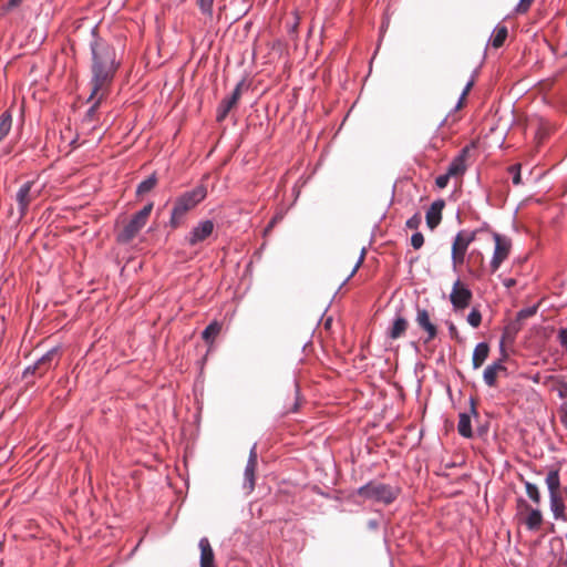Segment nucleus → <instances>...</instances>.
<instances>
[{"label":"nucleus","mask_w":567,"mask_h":567,"mask_svg":"<svg viewBox=\"0 0 567 567\" xmlns=\"http://www.w3.org/2000/svg\"><path fill=\"white\" fill-rule=\"evenodd\" d=\"M421 216L420 214H414L411 218L406 220V227L410 229H417L421 225Z\"/></svg>","instance_id":"36"},{"label":"nucleus","mask_w":567,"mask_h":567,"mask_svg":"<svg viewBox=\"0 0 567 567\" xmlns=\"http://www.w3.org/2000/svg\"><path fill=\"white\" fill-rule=\"evenodd\" d=\"M257 466V450L256 445L252 446L249 453V458L244 472V488L251 492L255 487V472Z\"/></svg>","instance_id":"15"},{"label":"nucleus","mask_w":567,"mask_h":567,"mask_svg":"<svg viewBox=\"0 0 567 567\" xmlns=\"http://www.w3.org/2000/svg\"><path fill=\"white\" fill-rule=\"evenodd\" d=\"M515 279H507L504 285L507 287V288H511L515 285Z\"/></svg>","instance_id":"46"},{"label":"nucleus","mask_w":567,"mask_h":567,"mask_svg":"<svg viewBox=\"0 0 567 567\" xmlns=\"http://www.w3.org/2000/svg\"><path fill=\"white\" fill-rule=\"evenodd\" d=\"M243 82H239L234 89L231 95L224 99L218 106L217 121L221 122L226 118L228 113L237 105L241 96Z\"/></svg>","instance_id":"13"},{"label":"nucleus","mask_w":567,"mask_h":567,"mask_svg":"<svg viewBox=\"0 0 567 567\" xmlns=\"http://www.w3.org/2000/svg\"><path fill=\"white\" fill-rule=\"evenodd\" d=\"M558 339L564 348L567 349V328L560 329L558 333Z\"/></svg>","instance_id":"41"},{"label":"nucleus","mask_w":567,"mask_h":567,"mask_svg":"<svg viewBox=\"0 0 567 567\" xmlns=\"http://www.w3.org/2000/svg\"><path fill=\"white\" fill-rule=\"evenodd\" d=\"M472 296V291L461 280H456L453 285L450 300L456 310H461L470 306Z\"/></svg>","instance_id":"9"},{"label":"nucleus","mask_w":567,"mask_h":567,"mask_svg":"<svg viewBox=\"0 0 567 567\" xmlns=\"http://www.w3.org/2000/svg\"><path fill=\"white\" fill-rule=\"evenodd\" d=\"M153 204L144 206L140 212L134 214L131 220L117 234V241L121 244L131 243L146 225V221L152 213Z\"/></svg>","instance_id":"4"},{"label":"nucleus","mask_w":567,"mask_h":567,"mask_svg":"<svg viewBox=\"0 0 567 567\" xmlns=\"http://www.w3.org/2000/svg\"><path fill=\"white\" fill-rule=\"evenodd\" d=\"M91 86L89 101L96 97L100 91H109L114 76L120 69L115 48L105 40L95 37L91 43Z\"/></svg>","instance_id":"1"},{"label":"nucleus","mask_w":567,"mask_h":567,"mask_svg":"<svg viewBox=\"0 0 567 567\" xmlns=\"http://www.w3.org/2000/svg\"><path fill=\"white\" fill-rule=\"evenodd\" d=\"M198 546L200 549V567H215L214 551L209 540L204 537L199 540Z\"/></svg>","instance_id":"17"},{"label":"nucleus","mask_w":567,"mask_h":567,"mask_svg":"<svg viewBox=\"0 0 567 567\" xmlns=\"http://www.w3.org/2000/svg\"><path fill=\"white\" fill-rule=\"evenodd\" d=\"M12 126V116L7 111L3 112L0 116V142L4 140V137L9 134Z\"/></svg>","instance_id":"25"},{"label":"nucleus","mask_w":567,"mask_h":567,"mask_svg":"<svg viewBox=\"0 0 567 567\" xmlns=\"http://www.w3.org/2000/svg\"><path fill=\"white\" fill-rule=\"evenodd\" d=\"M473 85H474V81H470V82L466 84V86L464 87V90H463V92H462V94H461V97H460V100H458V103H457V105H456V109H461V107H463V105H464V103H465V100H466V96H467V94L470 93V91L472 90Z\"/></svg>","instance_id":"34"},{"label":"nucleus","mask_w":567,"mask_h":567,"mask_svg":"<svg viewBox=\"0 0 567 567\" xmlns=\"http://www.w3.org/2000/svg\"><path fill=\"white\" fill-rule=\"evenodd\" d=\"M207 196L205 185H198L192 190L185 192L178 196L175 202L171 214L169 225L176 229L183 225L185 216L188 212L194 209Z\"/></svg>","instance_id":"2"},{"label":"nucleus","mask_w":567,"mask_h":567,"mask_svg":"<svg viewBox=\"0 0 567 567\" xmlns=\"http://www.w3.org/2000/svg\"><path fill=\"white\" fill-rule=\"evenodd\" d=\"M494 240L495 250L491 260L492 272H495L499 268L502 262L507 259L511 251V241L507 238L501 236L499 234H494Z\"/></svg>","instance_id":"8"},{"label":"nucleus","mask_w":567,"mask_h":567,"mask_svg":"<svg viewBox=\"0 0 567 567\" xmlns=\"http://www.w3.org/2000/svg\"><path fill=\"white\" fill-rule=\"evenodd\" d=\"M157 184V178L155 174L148 176L146 179L142 181L136 189V194L142 196L150 193Z\"/></svg>","instance_id":"26"},{"label":"nucleus","mask_w":567,"mask_h":567,"mask_svg":"<svg viewBox=\"0 0 567 567\" xmlns=\"http://www.w3.org/2000/svg\"><path fill=\"white\" fill-rule=\"evenodd\" d=\"M424 244V236L421 233H415L411 237V245L414 249H420Z\"/></svg>","instance_id":"35"},{"label":"nucleus","mask_w":567,"mask_h":567,"mask_svg":"<svg viewBox=\"0 0 567 567\" xmlns=\"http://www.w3.org/2000/svg\"><path fill=\"white\" fill-rule=\"evenodd\" d=\"M109 91H100L95 99L91 100L90 102H93L91 107L87 110L85 114V118L87 121H93L95 118L96 111L102 103V101L107 96Z\"/></svg>","instance_id":"23"},{"label":"nucleus","mask_w":567,"mask_h":567,"mask_svg":"<svg viewBox=\"0 0 567 567\" xmlns=\"http://www.w3.org/2000/svg\"><path fill=\"white\" fill-rule=\"evenodd\" d=\"M363 260H364V250H362V252H361V255H360V257H359V259H358L357 264L354 265V267H353V269H352V271H351V274H350L349 278H350V277H352V276L358 271V269H359V268H360V266L362 265Z\"/></svg>","instance_id":"42"},{"label":"nucleus","mask_w":567,"mask_h":567,"mask_svg":"<svg viewBox=\"0 0 567 567\" xmlns=\"http://www.w3.org/2000/svg\"><path fill=\"white\" fill-rule=\"evenodd\" d=\"M60 360V348L54 347L49 350L45 354H43L32 367H28L22 375V379L25 382V386H34L45 388L47 384L44 382L37 383L35 379H42L44 375L58 365Z\"/></svg>","instance_id":"3"},{"label":"nucleus","mask_w":567,"mask_h":567,"mask_svg":"<svg viewBox=\"0 0 567 567\" xmlns=\"http://www.w3.org/2000/svg\"><path fill=\"white\" fill-rule=\"evenodd\" d=\"M534 0H519L514 11L516 14H525L532 7Z\"/></svg>","instance_id":"32"},{"label":"nucleus","mask_w":567,"mask_h":567,"mask_svg":"<svg viewBox=\"0 0 567 567\" xmlns=\"http://www.w3.org/2000/svg\"><path fill=\"white\" fill-rule=\"evenodd\" d=\"M563 390H567V383L564 385Z\"/></svg>","instance_id":"47"},{"label":"nucleus","mask_w":567,"mask_h":567,"mask_svg":"<svg viewBox=\"0 0 567 567\" xmlns=\"http://www.w3.org/2000/svg\"><path fill=\"white\" fill-rule=\"evenodd\" d=\"M542 522H543V516L538 509H530V512L528 513V515L525 519V524H526L527 528L530 530L538 529L542 525Z\"/></svg>","instance_id":"22"},{"label":"nucleus","mask_w":567,"mask_h":567,"mask_svg":"<svg viewBox=\"0 0 567 567\" xmlns=\"http://www.w3.org/2000/svg\"><path fill=\"white\" fill-rule=\"evenodd\" d=\"M43 187L37 181L25 182L19 187L16 194V202L20 218L27 215L30 204L41 195Z\"/></svg>","instance_id":"5"},{"label":"nucleus","mask_w":567,"mask_h":567,"mask_svg":"<svg viewBox=\"0 0 567 567\" xmlns=\"http://www.w3.org/2000/svg\"><path fill=\"white\" fill-rule=\"evenodd\" d=\"M449 331H450L451 338L456 339V340L460 339L458 331H457V329H456V327H455V324L453 322H451L449 324Z\"/></svg>","instance_id":"43"},{"label":"nucleus","mask_w":567,"mask_h":567,"mask_svg":"<svg viewBox=\"0 0 567 567\" xmlns=\"http://www.w3.org/2000/svg\"><path fill=\"white\" fill-rule=\"evenodd\" d=\"M536 312V308H526V309H522L518 313H517V319L518 320H524V319H527L532 316H534Z\"/></svg>","instance_id":"39"},{"label":"nucleus","mask_w":567,"mask_h":567,"mask_svg":"<svg viewBox=\"0 0 567 567\" xmlns=\"http://www.w3.org/2000/svg\"><path fill=\"white\" fill-rule=\"evenodd\" d=\"M467 402L470 404L468 411H464L460 413V420L457 424V431L458 433L464 437H471L473 435L472 426H471V417L472 415L477 416L476 412V400L474 396H470L467 399Z\"/></svg>","instance_id":"10"},{"label":"nucleus","mask_w":567,"mask_h":567,"mask_svg":"<svg viewBox=\"0 0 567 567\" xmlns=\"http://www.w3.org/2000/svg\"><path fill=\"white\" fill-rule=\"evenodd\" d=\"M509 173L512 174V177H513V183L515 185H519L522 183V176H520V165L516 164V165H512L509 168H508Z\"/></svg>","instance_id":"33"},{"label":"nucleus","mask_w":567,"mask_h":567,"mask_svg":"<svg viewBox=\"0 0 567 567\" xmlns=\"http://www.w3.org/2000/svg\"><path fill=\"white\" fill-rule=\"evenodd\" d=\"M489 353V347L486 342L478 343L473 352L472 363L474 369H478L483 365Z\"/></svg>","instance_id":"19"},{"label":"nucleus","mask_w":567,"mask_h":567,"mask_svg":"<svg viewBox=\"0 0 567 567\" xmlns=\"http://www.w3.org/2000/svg\"><path fill=\"white\" fill-rule=\"evenodd\" d=\"M277 223V217L272 218L270 220V223L268 224V226L266 227L265 231H269L270 229H272V227L275 226V224Z\"/></svg>","instance_id":"45"},{"label":"nucleus","mask_w":567,"mask_h":567,"mask_svg":"<svg viewBox=\"0 0 567 567\" xmlns=\"http://www.w3.org/2000/svg\"><path fill=\"white\" fill-rule=\"evenodd\" d=\"M550 508L556 518L563 516L565 506H564L563 499L559 494L550 496Z\"/></svg>","instance_id":"28"},{"label":"nucleus","mask_w":567,"mask_h":567,"mask_svg":"<svg viewBox=\"0 0 567 567\" xmlns=\"http://www.w3.org/2000/svg\"><path fill=\"white\" fill-rule=\"evenodd\" d=\"M507 35H508V30L505 25L496 27L493 38H492V45L495 49L501 48L504 44Z\"/></svg>","instance_id":"24"},{"label":"nucleus","mask_w":567,"mask_h":567,"mask_svg":"<svg viewBox=\"0 0 567 567\" xmlns=\"http://www.w3.org/2000/svg\"><path fill=\"white\" fill-rule=\"evenodd\" d=\"M219 332H220V324L215 321L205 328V330L202 333V338L206 342H213Z\"/></svg>","instance_id":"27"},{"label":"nucleus","mask_w":567,"mask_h":567,"mask_svg":"<svg viewBox=\"0 0 567 567\" xmlns=\"http://www.w3.org/2000/svg\"><path fill=\"white\" fill-rule=\"evenodd\" d=\"M560 398L565 399V402L561 405V422L567 427V392H559Z\"/></svg>","instance_id":"37"},{"label":"nucleus","mask_w":567,"mask_h":567,"mask_svg":"<svg viewBox=\"0 0 567 567\" xmlns=\"http://www.w3.org/2000/svg\"><path fill=\"white\" fill-rule=\"evenodd\" d=\"M475 255H476V260H478L480 264H482L483 262V255L480 251H477V252L472 251L470 257H468V260L470 261L473 260L475 258Z\"/></svg>","instance_id":"44"},{"label":"nucleus","mask_w":567,"mask_h":567,"mask_svg":"<svg viewBox=\"0 0 567 567\" xmlns=\"http://www.w3.org/2000/svg\"><path fill=\"white\" fill-rule=\"evenodd\" d=\"M471 146H465L462 148L460 154L453 158L451 162L449 168H447V176L451 177H461L464 175V173L467 169V158L470 155Z\"/></svg>","instance_id":"12"},{"label":"nucleus","mask_w":567,"mask_h":567,"mask_svg":"<svg viewBox=\"0 0 567 567\" xmlns=\"http://www.w3.org/2000/svg\"><path fill=\"white\" fill-rule=\"evenodd\" d=\"M445 206L444 200L439 199L431 204L429 210L426 212V225L430 229H434L439 226L442 219V210Z\"/></svg>","instance_id":"16"},{"label":"nucleus","mask_w":567,"mask_h":567,"mask_svg":"<svg viewBox=\"0 0 567 567\" xmlns=\"http://www.w3.org/2000/svg\"><path fill=\"white\" fill-rule=\"evenodd\" d=\"M408 321L406 319L402 318V317H398L395 318V320L393 321V324L392 327L390 328L389 330V337L391 339H399L401 338L406 329H408Z\"/></svg>","instance_id":"20"},{"label":"nucleus","mask_w":567,"mask_h":567,"mask_svg":"<svg viewBox=\"0 0 567 567\" xmlns=\"http://www.w3.org/2000/svg\"><path fill=\"white\" fill-rule=\"evenodd\" d=\"M475 238V231L461 230L456 234L452 244V264L454 269H457L464 264L468 246Z\"/></svg>","instance_id":"7"},{"label":"nucleus","mask_w":567,"mask_h":567,"mask_svg":"<svg viewBox=\"0 0 567 567\" xmlns=\"http://www.w3.org/2000/svg\"><path fill=\"white\" fill-rule=\"evenodd\" d=\"M23 0H9L7 3L2 4L1 9L4 12H10L22 3Z\"/></svg>","instance_id":"38"},{"label":"nucleus","mask_w":567,"mask_h":567,"mask_svg":"<svg viewBox=\"0 0 567 567\" xmlns=\"http://www.w3.org/2000/svg\"><path fill=\"white\" fill-rule=\"evenodd\" d=\"M526 493L530 499H533L535 503H539L540 495L536 485L526 483Z\"/></svg>","instance_id":"31"},{"label":"nucleus","mask_w":567,"mask_h":567,"mask_svg":"<svg viewBox=\"0 0 567 567\" xmlns=\"http://www.w3.org/2000/svg\"><path fill=\"white\" fill-rule=\"evenodd\" d=\"M546 484L549 491V495H558L559 494V474L557 471H550L546 476Z\"/></svg>","instance_id":"21"},{"label":"nucleus","mask_w":567,"mask_h":567,"mask_svg":"<svg viewBox=\"0 0 567 567\" xmlns=\"http://www.w3.org/2000/svg\"><path fill=\"white\" fill-rule=\"evenodd\" d=\"M215 225L212 220H203L195 226L189 236L187 237V243L190 246H196L199 243L207 239L214 231Z\"/></svg>","instance_id":"11"},{"label":"nucleus","mask_w":567,"mask_h":567,"mask_svg":"<svg viewBox=\"0 0 567 567\" xmlns=\"http://www.w3.org/2000/svg\"><path fill=\"white\" fill-rule=\"evenodd\" d=\"M467 322L473 327L477 328L480 327L482 322V313L478 309L473 308L471 312L467 316Z\"/></svg>","instance_id":"30"},{"label":"nucleus","mask_w":567,"mask_h":567,"mask_svg":"<svg viewBox=\"0 0 567 567\" xmlns=\"http://www.w3.org/2000/svg\"><path fill=\"white\" fill-rule=\"evenodd\" d=\"M415 321L417 326L423 329L427 337L424 340V342H430L437 336V328L436 326L431 321L430 313L426 309H417Z\"/></svg>","instance_id":"14"},{"label":"nucleus","mask_w":567,"mask_h":567,"mask_svg":"<svg viewBox=\"0 0 567 567\" xmlns=\"http://www.w3.org/2000/svg\"><path fill=\"white\" fill-rule=\"evenodd\" d=\"M215 0H197V6L200 12L207 18V20L212 21L214 18V6Z\"/></svg>","instance_id":"29"},{"label":"nucleus","mask_w":567,"mask_h":567,"mask_svg":"<svg viewBox=\"0 0 567 567\" xmlns=\"http://www.w3.org/2000/svg\"><path fill=\"white\" fill-rule=\"evenodd\" d=\"M358 494L365 499L389 504L395 498L396 491L389 485L371 482L360 487Z\"/></svg>","instance_id":"6"},{"label":"nucleus","mask_w":567,"mask_h":567,"mask_svg":"<svg viewBox=\"0 0 567 567\" xmlns=\"http://www.w3.org/2000/svg\"><path fill=\"white\" fill-rule=\"evenodd\" d=\"M451 176H447V173L440 175L435 179V184L439 188H445L449 184Z\"/></svg>","instance_id":"40"},{"label":"nucleus","mask_w":567,"mask_h":567,"mask_svg":"<svg viewBox=\"0 0 567 567\" xmlns=\"http://www.w3.org/2000/svg\"><path fill=\"white\" fill-rule=\"evenodd\" d=\"M506 369L502 361L489 364L484 370V380L488 386H495L496 379L499 374L505 373Z\"/></svg>","instance_id":"18"}]
</instances>
